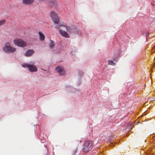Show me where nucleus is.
<instances>
[{
  "mask_svg": "<svg viewBox=\"0 0 155 155\" xmlns=\"http://www.w3.org/2000/svg\"><path fill=\"white\" fill-rule=\"evenodd\" d=\"M2 50L5 53H12L16 51V49L15 47L11 46L9 43L7 42L3 47Z\"/></svg>",
  "mask_w": 155,
  "mask_h": 155,
  "instance_id": "f257e3e1",
  "label": "nucleus"
},
{
  "mask_svg": "<svg viewBox=\"0 0 155 155\" xmlns=\"http://www.w3.org/2000/svg\"><path fill=\"white\" fill-rule=\"evenodd\" d=\"M93 146V142L92 141H85L82 147L84 152H87L91 150Z\"/></svg>",
  "mask_w": 155,
  "mask_h": 155,
  "instance_id": "f03ea898",
  "label": "nucleus"
},
{
  "mask_svg": "<svg viewBox=\"0 0 155 155\" xmlns=\"http://www.w3.org/2000/svg\"><path fill=\"white\" fill-rule=\"evenodd\" d=\"M50 16L51 19L55 24V26L58 25H60L59 24V17L58 16L57 13L53 11H52L50 13Z\"/></svg>",
  "mask_w": 155,
  "mask_h": 155,
  "instance_id": "7ed1b4c3",
  "label": "nucleus"
},
{
  "mask_svg": "<svg viewBox=\"0 0 155 155\" xmlns=\"http://www.w3.org/2000/svg\"><path fill=\"white\" fill-rule=\"evenodd\" d=\"M13 42L15 45L19 47H24L27 45L26 42L20 39L16 38L14 40Z\"/></svg>",
  "mask_w": 155,
  "mask_h": 155,
  "instance_id": "20e7f679",
  "label": "nucleus"
},
{
  "mask_svg": "<svg viewBox=\"0 0 155 155\" xmlns=\"http://www.w3.org/2000/svg\"><path fill=\"white\" fill-rule=\"evenodd\" d=\"M23 67H28L29 70L31 72H34L37 71V68L33 65L29 64H24L22 65Z\"/></svg>",
  "mask_w": 155,
  "mask_h": 155,
  "instance_id": "39448f33",
  "label": "nucleus"
},
{
  "mask_svg": "<svg viewBox=\"0 0 155 155\" xmlns=\"http://www.w3.org/2000/svg\"><path fill=\"white\" fill-rule=\"evenodd\" d=\"M64 26L65 28L68 32H70L71 31V29L67 25L65 24L64 23H61L60 25H56L55 27L56 28L59 29L61 27Z\"/></svg>",
  "mask_w": 155,
  "mask_h": 155,
  "instance_id": "423d86ee",
  "label": "nucleus"
},
{
  "mask_svg": "<svg viewBox=\"0 0 155 155\" xmlns=\"http://www.w3.org/2000/svg\"><path fill=\"white\" fill-rule=\"evenodd\" d=\"M55 70L61 75H64L65 74L63 67L58 66L55 69Z\"/></svg>",
  "mask_w": 155,
  "mask_h": 155,
  "instance_id": "0eeeda50",
  "label": "nucleus"
},
{
  "mask_svg": "<svg viewBox=\"0 0 155 155\" xmlns=\"http://www.w3.org/2000/svg\"><path fill=\"white\" fill-rule=\"evenodd\" d=\"M59 32L60 34L66 38H69L70 37L69 35L66 31L60 29L59 30Z\"/></svg>",
  "mask_w": 155,
  "mask_h": 155,
  "instance_id": "6e6552de",
  "label": "nucleus"
},
{
  "mask_svg": "<svg viewBox=\"0 0 155 155\" xmlns=\"http://www.w3.org/2000/svg\"><path fill=\"white\" fill-rule=\"evenodd\" d=\"M34 0H23L22 3L25 5H29L34 2Z\"/></svg>",
  "mask_w": 155,
  "mask_h": 155,
  "instance_id": "1a4fd4ad",
  "label": "nucleus"
},
{
  "mask_svg": "<svg viewBox=\"0 0 155 155\" xmlns=\"http://www.w3.org/2000/svg\"><path fill=\"white\" fill-rule=\"evenodd\" d=\"M34 51L32 49H30L27 50L25 54L26 56H31L34 53Z\"/></svg>",
  "mask_w": 155,
  "mask_h": 155,
  "instance_id": "9d476101",
  "label": "nucleus"
},
{
  "mask_svg": "<svg viewBox=\"0 0 155 155\" xmlns=\"http://www.w3.org/2000/svg\"><path fill=\"white\" fill-rule=\"evenodd\" d=\"M38 34L39 36L40 40L41 41H43L45 38V35L41 31H39Z\"/></svg>",
  "mask_w": 155,
  "mask_h": 155,
  "instance_id": "9b49d317",
  "label": "nucleus"
},
{
  "mask_svg": "<svg viewBox=\"0 0 155 155\" xmlns=\"http://www.w3.org/2000/svg\"><path fill=\"white\" fill-rule=\"evenodd\" d=\"M55 45L54 41H53L52 40H51L50 41V47L51 48H52L53 47L55 46Z\"/></svg>",
  "mask_w": 155,
  "mask_h": 155,
  "instance_id": "f8f14e48",
  "label": "nucleus"
},
{
  "mask_svg": "<svg viewBox=\"0 0 155 155\" xmlns=\"http://www.w3.org/2000/svg\"><path fill=\"white\" fill-rule=\"evenodd\" d=\"M56 2H54L53 1H52L50 2L49 3V5L51 6L52 7L54 5L56 6Z\"/></svg>",
  "mask_w": 155,
  "mask_h": 155,
  "instance_id": "ddd939ff",
  "label": "nucleus"
},
{
  "mask_svg": "<svg viewBox=\"0 0 155 155\" xmlns=\"http://www.w3.org/2000/svg\"><path fill=\"white\" fill-rule=\"evenodd\" d=\"M108 64L109 65H115L116 64V63L115 62H114L113 61L109 60L108 61Z\"/></svg>",
  "mask_w": 155,
  "mask_h": 155,
  "instance_id": "4468645a",
  "label": "nucleus"
},
{
  "mask_svg": "<svg viewBox=\"0 0 155 155\" xmlns=\"http://www.w3.org/2000/svg\"><path fill=\"white\" fill-rule=\"evenodd\" d=\"M6 20L4 19L0 21V26L4 25L6 22Z\"/></svg>",
  "mask_w": 155,
  "mask_h": 155,
  "instance_id": "2eb2a0df",
  "label": "nucleus"
}]
</instances>
